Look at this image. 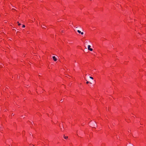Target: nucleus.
<instances>
[{"instance_id":"nucleus-2","label":"nucleus","mask_w":146,"mask_h":146,"mask_svg":"<svg viewBox=\"0 0 146 146\" xmlns=\"http://www.w3.org/2000/svg\"><path fill=\"white\" fill-rule=\"evenodd\" d=\"M63 125L62 123H60L59 124V126L61 129L62 131H63L64 130V128H63Z\"/></svg>"},{"instance_id":"nucleus-14","label":"nucleus","mask_w":146,"mask_h":146,"mask_svg":"<svg viewBox=\"0 0 146 146\" xmlns=\"http://www.w3.org/2000/svg\"><path fill=\"white\" fill-rule=\"evenodd\" d=\"M22 133L23 134H24L25 133V131H23L22 132Z\"/></svg>"},{"instance_id":"nucleus-7","label":"nucleus","mask_w":146,"mask_h":146,"mask_svg":"<svg viewBox=\"0 0 146 146\" xmlns=\"http://www.w3.org/2000/svg\"><path fill=\"white\" fill-rule=\"evenodd\" d=\"M89 83L90 84H92L91 82H89L88 81H87V82H86V84H88Z\"/></svg>"},{"instance_id":"nucleus-18","label":"nucleus","mask_w":146,"mask_h":146,"mask_svg":"<svg viewBox=\"0 0 146 146\" xmlns=\"http://www.w3.org/2000/svg\"><path fill=\"white\" fill-rule=\"evenodd\" d=\"M79 104H80V105H81L82 104V103H81V102H80V104L79 103Z\"/></svg>"},{"instance_id":"nucleus-5","label":"nucleus","mask_w":146,"mask_h":146,"mask_svg":"<svg viewBox=\"0 0 146 146\" xmlns=\"http://www.w3.org/2000/svg\"><path fill=\"white\" fill-rule=\"evenodd\" d=\"M126 146H134L131 143H129L126 145Z\"/></svg>"},{"instance_id":"nucleus-10","label":"nucleus","mask_w":146,"mask_h":146,"mask_svg":"<svg viewBox=\"0 0 146 146\" xmlns=\"http://www.w3.org/2000/svg\"><path fill=\"white\" fill-rule=\"evenodd\" d=\"M29 146H35L34 145L32 144H30Z\"/></svg>"},{"instance_id":"nucleus-11","label":"nucleus","mask_w":146,"mask_h":146,"mask_svg":"<svg viewBox=\"0 0 146 146\" xmlns=\"http://www.w3.org/2000/svg\"><path fill=\"white\" fill-rule=\"evenodd\" d=\"M89 78L92 80L94 79L92 77L90 76Z\"/></svg>"},{"instance_id":"nucleus-9","label":"nucleus","mask_w":146,"mask_h":146,"mask_svg":"<svg viewBox=\"0 0 146 146\" xmlns=\"http://www.w3.org/2000/svg\"><path fill=\"white\" fill-rule=\"evenodd\" d=\"M77 32L79 33H81V32L79 30H78L77 31Z\"/></svg>"},{"instance_id":"nucleus-8","label":"nucleus","mask_w":146,"mask_h":146,"mask_svg":"<svg viewBox=\"0 0 146 146\" xmlns=\"http://www.w3.org/2000/svg\"><path fill=\"white\" fill-rule=\"evenodd\" d=\"M17 23H18V26H20L21 25V24L19 23V22H17Z\"/></svg>"},{"instance_id":"nucleus-3","label":"nucleus","mask_w":146,"mask_h":146,"mask_svg":"<svg viewBox=\"0 0 146 146\" xmlns=\"http://www.w3.org/2000/svg\"><path fill=\"white\" fill-rule=\"evenodd\" d=\"M90 47L91 46L90 45H88V49L90 51H92L93 50V49L92 48H91Z\"/></svg>"},{"instance_id":"nucleus-15","label":"nucleus","mask_w":146,"mask_h":146,"mask_svg":"<svg viewBox=\"0 0 146 146\" xmlns=\"http://www.w3.org/2000/svg\"><path fill=\"white\" fill-rule=\"evenodd\" d=\"M41 27H42V28L45 29L44 27H42V26H41Z\"/></svg>"},{"instance_id":"nucleus-6","label":"nucleus","mask_w":146,"mask_h":146,"mask_svg":"<svg viewBox=\"0 0 146 146\" xmlns=\"http://www.w3.org/2000/svg\"><path fill=\"white\" fill-rule=\"evenodd\" d=\"M64 138L65 139H67V138H68V136H65L64 135Z\"/></svg>"},{"instance_id":"nucleus-4","label":"nucleus","mask_w":146,"mask_h":146,"mask_svg":"<svg viewBox=\"0 0 146 146\" xmlns=\"http://www.w3.org/2000/svg\"><path fill=\"white\" fill-rule=\"evenodd\" d=\"M52 58H53V60L54 61H56L57 60L55 56H53L52 57Z\"/></svg>"},{"instance_id":"nucleus-17","label":"nucleus","mask_w":146,"mask_h":146,"mask_svg":"<svg viewBox=\"0 0 146 146\" xmlns=\"http://www.w3.org/2000/svg\"><path fill=\"white\" fill-rule=\"evenodd\" d=\"M76 29H79V28H78V27H76Z\"/></svg>"},{"instance_id":"nucleus-1","label":"nucleus","mask_w":146,"mask_h":146,"mask_svg":"<svg viewBox=\"0 0 146 146\" xmlns=\"http://www.w3.org/2000/svg\"><path fill=\"white\" fill-rule=\"evenodd\" d=\"M91 127L93 128H96L97 127V125L95 122H93L91 123Z\"/></svg>"},{"instance_id":"nucleus-12","label":"nucleus","mask_w":146,"mask_h":146,"mask_svg":"<svg viewBox=\"0 0 146 146\" xmlns=\"http://www.w3.org/2000/svg\"><path fill=\"white\" fill-rule=\"evenodd\" d=\"M25 25H22V27H23V28H24V27H25Z\"/></svg>"},{"instance_id":"nucleus-13","label":"nucleus","mask_w":146,"mask_h":146,"mask_svg":"<svg viewBox=\"0 0 146 146\" xmlns=\"http://www.w3.org/2000/svg\"><path fill=\"white\" fill-rule=\"evenodd\" d=\"M81 33V35H83V34H84V33H83V32H81V33Z\"/></svg>"},{"instance_id":"nucleus-16","label":"nucleus","mask_w":146,"mask_h":146,"mask_svg":"<svg viewBox=\"0 0 146 146\" xmlns=\"http://www.w3.org/2000/svg\"><path fill=\"white\" fill-rule=\"evenodd\" d=\"M61 32L62 33H64V31L63 30H62Z\"/></svg>"},{"instance_id":"nucleus-19","label":"nucleus","mask_w":146,"mask_h":146,"mask_svg":"<svg viewBox=\"0 0 146 146\" xmlns=\"http://www.w3.org/2000/svg\"><path fill=\"white\" fill-rule=\"evenodd\" d=\"M60 101H61V102H63V101H62V100H60Z\"/></svg>"}]
</instances>
